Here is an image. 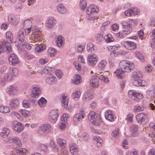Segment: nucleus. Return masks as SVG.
<instances>
[{"instance_id": "17", "label": "nucleus", "mask_w": 155, "mask_h": 155, "mask_svg": "<svg viewBox=\"0 0 155 155\" xmlns=\"http://www.w3.org/2000/svg\"><path fill=\"white\" fill-rule=\"evenodd\" d=\"M8 19L9 23L12 24L14 25H17L19 21V19L15 17L14 15H9Z\"/></svg>"}, {"instance_id": "21", "label": "nucleus", "mask_w": 155, "mask_h": 155, "mask_svg": "<svg viewBox=\"0 0 155 155\" xmlns=\"http://www.w3.org/2000/svg\"><path fill=\"white\" fill-rule=\"evenodd\" d=\"M19 102L18 99L12 100L10 102L9 107L12 109H16L19 106Z\"/></svg>"}, {"instance_id": "33", "label": "nucleus", "mask_w": 155, "mask_h": 155, "mask_svg": "<svg viewBox=\"0 0 155 155\" xmlns=\"http://www.w3.org/2000/svg\"><path fill=\"white\" fill-rule=\"evenodd\" d=\"M72 83L75 84H78L81 81V78L79 74L74 75V79L72 80Z\"/></svg>"}, {"instance_id": "16", "label": "nucleus", "mask_w": 155, "mask_h": 155, "mask_svg": "<svg viewBox=\"0 0 155 155\" xmlns=\"http://www.w3.org/2000/svg\"><path fill=\"white\" fill-rule=\"evenodd\" d=\"M31 96L34 97L38 96L41 92L40 88L37 87H33L31 89Z\"/></svg>"}, {"instance_id": "35", "label": "nucleus", "mask_w": 155, "mask_h": 155, "mask_svg": "<svg viewBox=\"0 0 155 155\" xmlns=\"http://www.w3.org/2000/svg\"><path fill=\"white\" fill-rule=\"evenodd\" d=\"M97 76H93L91 77V79L90 80V83L91 85L94 87H97L96 83L97 82Z\"/></svg>"}, {"instance_id": "52", "label": "nucleus", "mask_w": 155, "mask_h": 155, "mask_svg": "<svg viewBox=\"0 0 155 155\" xmlns=\"http://www.w3.org/2000/svg\"><path fill=\"white\" fill-rule=\"evenodd\" d=\"M39 148L41 150L46 152L47 151V145L45 144H41Z\"/></svg>"}, {"instance_id": "32", "label": "nucleus", "mask_w": 155, "mask_h": 155, "mask_svg": "<svg viewBox=\"0 0 155 155\" xmlns=\"http://www.w3.org/2000/svg\"><path fill=\"white\" fill-rule=\"evenodd\" d=\"M35 48V51L37 52L40 53L44 51L46 49V46L44 44H39Z\"/></svg>"}, {"instance_id": "8", "label": "nucleus", "mask_w": 155, "mask_h": 155, "mask_svg": "<svg viewBox=\"0 0 155 155\" xmlns=\"http://www.w3.org/2000/svg\"><path fill=\"white\" fill-rule=\"evenodd\" d=\"M13 128L15 131L18 132L22 131L24 129L23 125L19 122L14 121L12 122Z\"/></svg>"}, {"instance_id": "18", "label": "nucleus", "mask_w": 155, "mask_h": 155, "mask_svg": "<svg viewBox=\"0 0 155 155\" xmlns=\"http://www.w3.org/2000/svg\"><path fill=\"white\" fill-rule=\"evenodd\" d=\"M7 93L12 96H14L17 92L16 87L14 85H11L7 88Z\"/></svg>"}, {"instance_id": "22", "label": "nucleus", "mask_w": 155, "mask_h": 155, "mask_svg": "<svg viewBox=\"0 0 155 155\" xmlns=\"http://www.w3.org/2000/svg\"><path fill=\"white\" fill-rule=\"evenodd\" d=\"M134 85L136 86H145L146 84V82L144 80L140 79L134 80L133 82Z\"/></svg>"}, {"instance_id": "44", "label": "nucleus", "mask_w": 155, "mask_h": 155, "mask_svg": "<svg viewBox=\"0 0 155 155\" xmlns=\"http://www.w3.org/2000/svg\"><path fill=\"white\" fill-rule=\"evenodd\" d=\"M47 100L44 97H42L38 101L39 105L41 107H45L46 104Z\"/></svg>"}, {"instance_id": "47", "label": "nucleus", "mask_w": 155, "mask_h": 155, "mask_svg": "<svg viewBox=\"0 0 155 155\" xmlns=\"http://www.w3.org/2000/svg\"><path fill=\"white\" fill-rule=\"evenodd\" d=\"M144 110V107L142 105L136 106L134 108V111L135 112L142 111Z\"/></svg>"}, {"instance_id": "7", "label": "nucleus", "mask_w": 155, "mask_h": 155, "mask_svg": "<svg viewBox=\"0 0 155 155\" xmlns=\"http://www.w3.org/2000/svg\"><path fill=\"white\" fill-rule=\"evenodd\" d=\"M84 110H81L80 111V113L74 115L73 120L75 123L78 124L79 122H81L82 119L84 118Z\"/></svg>"}, {"instance_id": "41", "label": "nucleus", "mask_w": 155, "mask_h": 155, "mask_svg": "<svg viewBox=\"0 0 155 155\" xmlns=\"http://www.w3.org/2000/svg\"><path fill=\"white\" fill-rule=\"evenodd\" d=\"M81 96V92L79 91H76L74 92L71 95L72 98L75 100H77Z\"/></svg>"}, {"instance_id": "13", "label": "nucleus", "mask_w": 155, "mask_h": 155, "mask_svg": "<svg viewBox=\"0 0 155 155\" xmlns=\"http://www.w3.org/2000/svg\"><path fill=\"white\" fill-rule=\"evenodd\" d=\"M96 113L94 111H91L89 114L88 117L90 121L94 125H96L97 122L95 116L97 117Z\"/></svg>"}, {"instance_id": "11", "label": "nucleus", "mask_w": 155, "mask_h": 155, "mask_svg": "<svg viewBox=\"0 0 155 155\" xmlns=\"http://www.w3.org/2000/svg\"><path fill=\"white\" fill-rule=\"evenodd\" d=\"M51 126L48 124H45L39 128L38 132L41 134H46L50 130Z\"/></svg>"}, {"instance_id": "43", "label": "nucleus", "mask_w": 155, "mask_h": 155, "mask_svg": "<svg viewBox=\"0 0 155 155\" xmlns=\"http://www.w3.org/2000/svg\"><path fill=\"white\" fill-rule=\"evenodd\" d=\"M130 63V62L128 61L123 60L121 61L119 64V66L120 68V69L121 70L123 69L124 68L125 66L128 65V64Z\"/></svg>"}, {"instance_id": "10", "label": "nucleus", "mask_w": 155, "mask_h": 155, "mask_svg": "<svg viewBox=\"0 0 155 155\" xmlns=\"http://www.w3.org/2000/svg\"><path fill=\"white\" fill-rule=\"evenodd\" d=\"M147 117L146 114L142 113L137 114L136 116V119L138 123L141 124L143 122L147 120Z\"/></svg>"}, {"instance_id": "40", "label": "nucleus", "mask_w": 155, "mask_h": 155, "mask_svg": "<svg viewBox=\"0 0 155 155\" xmlns=\"http://www.w3.org/2000/svg\"><path fill=\"white\" fill-rule=\"evenodd\" d=\"M56 54V50L54 48H50L48 50V54L51 57H54Z\"/></svg>"}, {"instance_id": "14", "label": "nucleus", "mask_w": 155, "mask_h": 155, "mask_svg": "<svg viewBox=\"0 0 155 155\" xmlns=\"http://www.w3.org/2000/svg\"><path fill=\"white\" fill-rule=\"evenodd\" d=\"M32 26V23L30 19H27L24 21L23 27L25 30H26L28 31V33L30 32Z\"/></svg>"}, {"instance_id": "56", "label": "nucleus", "mask_w": 155, "mask_h": 155, "mask_svg": "<svg viewBox=\"0 0 155 155\" xmlns=\"http://www.w3.org/2000/svg\"><path fill=\"white\" fill-rule=\"evenodd\" d=\"M23 105L24 107L25 108H27L30 107L31 104L27 100H24L23 102Z\"/></svg>"}, {"instance_id": "42", "label": "nucleus", "mask_w": 155, "mask_h": 155, "mask_svg": "<svg viewBox=\"0 0 155 155\" xmlns=\"http://www.w3.org/2000/svg\"><path fill=\"white\" fill-rule=\"evenodd\" d=\"M57 143L62 148L65 147L66 145L65 140L62 139H58L57 140Z\"/></svg>"}, {"instance_id": "58", "label": "nucleus", "mask_w": 155, "mask_h": 155, "mask_svg": "<svg viewBox=\"0 0 155 155\" xmlns=\"http://www.w3.org/2000/svg\"><path fill=\"white\" fill-rule=\"evenodd\" d=\"M119 134V129H116L112 133V136L114 138H115Z\"/></svg>"}, {"instance_id": "53", "label": "nucleus", "mask_w": 155, "mask_h": 155, "mask_svg": "<svg viewBox=\"0 0 155 155\" xmlns=\"http://www.w3.org/2000/svg\"><path fill=\"white\" fill-rule=\"evenodd\" d=\"M130 9L131 10L132 15H137L139 11V10L137 8H130Z\"/></svg>"}, {"instance_id": "20", "label": "nucleus", "mask_w": 155, "mask_h": 155, "mask_svg": "<svg viewBox=\"0 0 155 155\" xmlns=\"http://www.w3.org/2000/svg\"><path fill=\"white\" fill-rule=\"evenodd\" d=\"M97 8V6L93 5H91L88 7L86 10V13L89 15L91 13L93 14L94 13H96V8Z\"/></svg>"}, {"instance_id": "54", "label": "nucleus", "mask_w": 155, "mask_h": 155, "mask_svg": "<svg viewBox=\"0 0 155 155\" xmlns=\"http://www.w3.org/2000/svg\"><path fill=\"white\" fill-rule=\"evenodd\" d=\"M107 38L106 39V42H110L113 41L114 40V39L110 34H108L107 36Z\"/></svg>"}, {"instance_id": "34", "label": "nucleus", "mask_w": 155, "mask_h": 155, "mask_svg": "<svg viewBox=\"0 0 155 155\" xmlns=\"http://www.w3.org/2000/svg\"><path fill=\"white\" fill-rule=\"evenodd\" d=\"M18 45H19V47L21 48H25L28 50H30L31 48V45L28 43H26L25 41L24 42H22V43H20Z\"/></svg>"}, {"instance_id": "63", "label": "nucleus", "mask_w": 155, "mask_h": 155, "mask_svg": "<svg viewBox=\"0 0 155 155\" xmlns=\"http://www.w3.org/2000/svg\"><path fill=\"white\" fill-rule=\"evenodd\" d=\"M124 14L125 15L128 16L132 15V12L130 8L125 11Z\"/></svg>"}, {"instance_id": "30", "label": "nucleus", "mask_w": 155, "mask_h": 155, "mask_svg": "<svg viewBox=\"0 0 155 155\" xmlns=\"http://www.w3.org/2000/svg\"><path fill=\"white\" fill-rule=\"evenodd\" d=\"M64 38L61 35L57 36L55 38V41L57 46L60 47L63 43Z\"/></svg>"}, {"instance_id": "49", "label": "nucleus", "mask_w": 155, "mask_h": 155, "mask_svg": "<svg viewBox=\"0 0 155 155\" xmlns=\"http://www.w3.org/2000/svg\"><path fill=\"white\" fill-rule=\"evenodd\" d=\"M56 78L54 76H51L46 79L47 82L49 84L53 83L55 81Z\"/></svg>"}, {"instance_id": "62", "label": "nucleus", "mask_w": 155, "mask_h": 155, "mask_svg": "<svg viewBox=\"0 0 155 155\" xmlns=\"http://www.w3.org/2000/svg\"><path fill=\"white\" fill-rule=\"evenodd\" d=\"M135 92V91L132 90L129 91L128 92V96L132 100L133 97H134Z\"/></svg>"}, {"instance_id": "24", "label": "nucleus", "mask_w": 155, "mask_h": 155, "mask_svg": "<svg viewBox=\"0 0 155 155\" xmlns=\"http://www.w3.org/2000/svg\"><path fill=\"white\" fill-rule=\"evenodd\" d=\"M105 118L109 121H113L114 120V117L112 111L110 110H108L105 111Z\"/></svg>"}, {"instance_id": "45", "label": "nucleus", "mask_w": 155, "mask_h": 155, "mask_svg": "<svg viewBox=\"0 0 155 155\" xmlns=\"http://www.w3.org/2000/svg\"><path fill=\"white\" fill-rule=\"evenodd\" d=\"M68 99L66 96L63 95L62 97L61 104L62 106L65 108H67L68 106Z\"/></svg>"}, {"instance_id": "51", "label": "nucleus", "mask_w": 155, "mask_h": 155, "mask_svg": "<svg viewBox=\"0 0 155 155\" xmlns=\"http://www.w3.org/2000/svg\"><path fill=\"white\" fill-rule=\"evenodd\" d=\"M69 117V115L68 114H64L61 117V121L67 122V118Z\"/></svg>"}, {"instance_id": "64", "label": "nucleus", "mask_w": 155, "mask_h": 155, "mask_svg": "<svg viewBox=\"0 0 155 155\" xmlns=\"http://www.w3.org/2000/svg\"><path fill=\"white\" fill-rule=\"evenodd\" d=\"M152 69V66L148 64V65L145 68V71L148 72H151Z\"/></svg>"}, {"instance_id": "46", "label": "nucleus", "mask_w": 155, "mask_h": 155, "mask_svg": "<svg viewBox=\"0 0 155 155\" xmlns=\"http://www.w3.org/2000/svg\"><path fill=\"white\" fill-rule=\"evenodd\" d=\"M135 54L136 57L142 62L144 61V57L143 55L139 52H136Z\"/></svg>"}, {"instance_id": "28", "label": "nucleus", "mask_w": 155, "mask_h": 155, "mask_svg": "<svg viewBox=\"0 0 155 155\" xmlns=\"http://www.w3.org/2000/svg\"><path fill=\"white\" fill-rule=\"evenodd\" d=\"M93 95L90 90H87L84 93L83 95V99L86 101H89L92 99Z\"/></svg>"}, {"instance_id": "55", "label": "nucleus", "mask_w": 155, "mask_h": 155, "mask_svg": "<svg viewBox=\"0 0 155 155\" xmlns=\"http://www.w3.org/2000/svg\"><path fill=\"white\" fill-rule=\"evenodd\" d=\"M55 74L58 78H61L62 76V73L61 71L59 70L56 71Z\"/></svg>"}, {"instance_id": "3", "label": "nucleus", "mask_w": 155, "mask_h": 155, "mask_svg": "<svg viewBox=\"0 0 155 155\" xmlns=\"http://www.w3.org/2000/svg\"><path fill=\"white\" fill-rule=\"evenodd\" d=\"M7 51L9 53L12 51V48L9 42L6 41H0V54L2 53Z\"/></svg>"}, {"instance_id": "39", "label": "nucleus", "mask_w": 155, "mask_h": 155, "mask_svg": "<svg viewBox=\"0 0 155 155\" xmlns=\"http://www.w3.org/2000/svg\"><path fill=\"white\" fill-rule=\"evenodd\" d=\"M10 131L7 128H4L2 130L0 133L1 136L5 138L7 137L9 134Z\"/></svg>"}, {"instance_id": "29", "label": "nucleus", "mask_w": 155, "mask_h": 155, "mask_svg": "<svg viewBox=\"0 0 155 155\" xmlns=\"http://www.w3.org/2000/svg\"><path fill=\"white\" fill-rule=\"evenodd\" d=\"M13 76L11 73H8L5 74L4 77V81L1 80V84L4 85L5 84V81H10L12 79Z\"/></svg>"}, {"instance_id": "61", "label": "nucleus", "mask_w": 155, "mask_h": 155, "mask_svg": "<svg viewBox=\"0 0 155 155\" xmlns=\"http://www.w3.org/2000/svg\"><path fill=\"white\" fill-rule=\"evenodd\" d=\"M25 57L26 59H31L35 58V56L34 55L29 53L25 54Z\"/></svg>"}, {"instance_id": "5", "label": "nucleus", "mask_w": 155, "mask_h": 155, "mask_svg": "<svg viewBox=\"0 0 155 155\" xmlns=\"http://www.w3.org/2000/svg\"><path fill=\"white\" fill-rule=\"evenodd\" d=\"M88 64L91 66H95L97 63V56L95 54H89L87 57Z\"/></svg>"}, {"instance_id": "27", "label": "nucleus", "mask_w": 155, "mask_h": 155, "mask_svg": "<svg viewBox=\"0 0 155 155\" xmlns=\"http://www.w3.org/2000/svg\"><path fill=\"white\" fill-rule=\"evenodd\" d=\"M9 140L10 142L14 143L18 146L21 147L22 145L18 137H9Z\"/></svg>"}, {"instance_id": "9", "label": "nucleus", "mask_w": 155, "mask_h": 155, "mask_svg": "<svg viewBox=\"0 0 155 155\" xmlns=\"http://www.w3.org/2000/svg\"><path fill=\"white\" fill-rule=\"evenodd\" d=\"M8 60L9 63L13 65H15L19 63L18 56L14 53L10 54Z\"/></svg>"}, {"instance_id": "23", "label": "nucleus", "mask_w": 155, "mask_h": 155, "mask_svg": "<svg viewBox=\"0 0 155 155\" xmlns=\"http://www.w3.org/2000/svg\"><path fill=\"white\" fill-rule=\"evenodd\" d=\"M41 35V32L37 29L32 36V38L34 39L33 40L35 41H37L40 39Z\"/></svg>"}, {"instance_id": "36", "label": "nucleus", "mask_w": 155, "mask_h": 155, "mask_svg": "<svg viewBox=\"0 0 155 155\" xmlns=\"http://www.w3.org/2000/svg\"><path fill=\"white\" fill-rule=\"evenodd\" d=\"M6 38L8 42L11 43L13 41V35L10 31H8L6 33Z\"/></svg>"}, {"instance_id": "26", "label": "nucleus", "mask_w": 155, "mask_h": 155, "mask_svg": "<svg viewBox=\"0 0 155 155\" xmlns=\"http://www.w3.org/2000/svg\"><path fill=\"white\" fill-rule=\"evenodd\" d=\"M69 148L71 153L73 155H76L78 153L77 146L74 144H70Z\"/></svg>"}, {"instance_id": "1", "label": "nucleus", "mask_w": 155, "mask_h": 155, "mask_svg": "<svg viewBox=\"0 0 155 155\" xmlns=\"http://www.w3.org/2000/svg\"><path fill=\"white\" fill-rule=\"evenodd\" d=\"M107 64V62L105 60L101 61L99 63V68L100 69V71H98L99 74L97 73V79H98L99 82L100 80L105 83H108L109 82L108 78L107 77H105L104 76L102 71L104 70Z\"/></svg>"}, {"instance_id": "2", "label": "nucleus", "mask_w": 155, "mask_h": 155, "mask_svg": "<svg viewBox=\"0 0 155 155\" xmlns=\"http://www.w3.org/2000/svg\"><path fill=\"white\" fill-rule=\"evenodd\" d=\"M125 66L124 68L121 70L118 69L116 72L117 77L119 78H123L125 77L124 72H130L134 68V65L132 63L128 64Z\"/></svg>"}, {"instance_id": "48", "label": "nucleus", "mask_w": 155, "mask_h": 155, "mask_svg": "<svg viewBox=\"0 0 155 155\" xmlns=\"http://www.w3.org/2000/svg\"><path fill=\"white\" fill-rule=\"evenodd\" d=\"M141 74L140 72H134L133 73V77L134 80L140 79Z\"/></svg>"}, {"instance_id": "38", "label": "nucleus", "mask_w": 155, "mask_h": 155, "mask_svg": "<svg viewBox=\"0 0 155 155\" xmlns=\"http://www.w3.org/2000/svg\"><path fill=\"white\" fill-rule=\"evenodd\" d=\"M58 11L61 14H64L66 12V8L62 4H60L57 7Z\"/></svg>"}, {"instance_id": "59", "label": "nucleus", "mask_w": 155, "mask_h": 155, "mask_svg": "<svg viewBox=\"0 0 155 155\" xmlns=\"http://www.w3.org/2000/svg\"><path fill=\"white\" fill-rule=\"evenodd\" d=\"M12 72L13 75L15 76H16L18 75V71L17 69L15 68H13L12 69Z\"/></svg>"}, {"instance_id": "37", "label": "nucleus", "mask_w": 155, "mask_h": 155, "mask_svg": "<svg viewBox=\"0 0 155 155\" xmlns=\"http://www.w3.org/2000/svg\"><path fill=\"white\" fill-rule=\"evenodd\" d=\"M134 95V97H133L132 100L139 101V100L142 99L143 98L142 94L139 92H135Z\"/></svg>"}, {"instance_id": "50", "label": "nucleus", "mask_w": 155, "mask_h": 155, "mask_svg": "<svg viewBox=\"0 0 155 155\" xmlns=\"http://www.w3.org/2000/svg\"><path fill=\"white\" fill-rule=\"evenodd\" d=\"M87 6V3L85 0H81L80 6L81 9H84Z\"/></svg>"}, {"instance_id": "15", "label": "nucleus", "mask_w": 155, "mask_h": 155, "mask_svg": "<svg viewBox=\"0 0 155 155\" xmlns=\"http://www.w3.org/2000/svg\"><path fill=\"white\" fill-rule=\"evenodd\" d=\"M131 132V135L133 137H136L138 135V126L135 124H132L130 127Z\"/></svg>"}, {"instance_id": "19", "label": "nucleus", "mask_w": 155, "mask_h": 155, "mask_svg": "<svg viewBox=\"0 0 155 155\" xmlns=\"http://www.w3.org/2000/svg\"><path fill=\"white\" fill-rule=\"evenodd\" d=\"M58 111L57 110H53L50 112L49 115L50 118L53 120L54 122H55L58 117Z\"/></svg>"}, {"instance_id": "12", "label": "nucleus", "mask_w": 155, "mask_h": 155, "mask_svg": "<svg viewBox=\"0 0 155 155\" xmlns=\"http://www.w3.org/2000/svg\"><path fill=\"white\" fill-rule=\"evenodd\" d=\"M124 47L127 49L129 50H132L135 49L136 48L135 43L131 41H126L124 43Z\"/></svg>"}, {"instance_id": "57", "label": "nucleus", "mask_w": 155, "mask_h": 155, "mask_svg": "<svg viewBox=\"0 0 155 155\" xmlns=\"http://www.w3.org/2000/svg\"><path fill=\"white\" fill-rule=\"evenodd\" d=\"M103 144V140L99 137L97 136V147H101Z\"/></svg>"}, {"instance_id": "4", "label": "nucleus", "mask_w": 155, "mask_h": 155, "mask_svg": "<svg viewBox=\"0 0 155 155\" xmlns=\"http://www.w3.org/2000/svg\"><path fill=\"white\" fill-rule=\"evenodd\" d=\"M26 35V30L24 28L21 29L19 31L17 34V39L18 40V44L20 43H22L25 40Z\"/></svg>"}, {"instance_id": "60", "label": "nucleus", "mask_w": 155, "mask_h": 155, "mask_svg": "<svg viewBox=\"0 0 155 155\" xmlns=\"http://www.w3.org/2000/svg\"><path fill=\"white\" fill-rule=\"evenodd\" d=\"M51 71V68L48 66H47L44 68L43 72L45 73L48 74Z\"/></svg>"}, {"instance_id": "6", "label": "nucleus", "mask_w": 155, "mask_h": 155, "mask_svg": "<svg viewBox=\"0 0 155 155\" xmlns=\"http://www.w3.org/2000/svg\"><path fill=\"white\" fill-rule=\"evenodd\" d=\"M121 24L123 28V34L126 35L130 34L132 30V28L130 24H128L126 21H123L121 22Z\"/></svg>"}, {"instance_id": "25", "label": "nucleus", "mask_w": 155, "mask_h": 155, "mask_svg": "<svg viewBox=\"0 0 155 155\" xmlns=\"http://www.w3.org/2000/svg\"><path fill=\"white\" fill-rule=\"evenodd\" d=\"M56 23V20L53 18H51L48 20L46 26L49 28H51L54 27Z\"/></svg>"}, {"instance_id": "31", "label": "nucleus", "mask_w": 155, "mask_h": 155, "mask_svg": "<svg viewBox=\"0 0 155 155\" xmlns=\"http://www.w3.org/2000/svg\"><path fill=\"white\" fill-rule=\"evenodd\" d=\"M86 50L89 53H94L96 52V50L95 49L94 45L91 43H89L87 45Z\"/></svg>"}]
</instances>
